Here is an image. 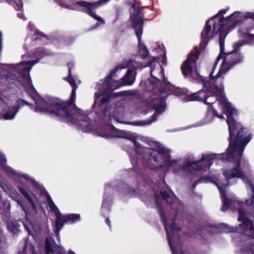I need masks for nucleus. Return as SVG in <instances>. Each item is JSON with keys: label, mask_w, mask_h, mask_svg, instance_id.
I'll return each mask as SVG.
<instances>
[{"label": "nucleus", "mask_w": 254, "mask_h": 254, "mask_svg": "<svg viewBox=\"0 0 254 254\" xmlns=\"http://www.w3.org/2000/svg\"><path fill=\"white\" fill-rule=\"evenodd\" d=\"M223 108L227 116L229 143L226 153L220 154V159L223 162H234L235 166L230 169L224 170L223 175L228 183L231 179L236 178L245 181L248 178L241 167V159L245 148L252 139L253 135L249 132V128L244 127L241 123L234 119L233 115L237 111L230 103L225 102Z\"/></svg>", "instance_id": "nucleus-1"}, {"label": "nucleus", "mask_w": 254, "mask_h": 254, "mask_svg": "<svg viewBox=\"0 0 254 254\" xmlns=\"http://www.w3.org/2000/svg\"><path fill=\"white\" fill-rule=\"evenodd\" d=\"M240 14V12L235 11L226 18L222 17L220 18L218 23H214L213 24V30L210 34L211 26L209 24V21L211 19L210 18L207 20L205 22V26L201 32V41L199 44L200 50H203L208 44L209 41L213 38L215 35L218 33L219 34V43L220 51L214 64L210 73L211 76H212L213 71L216 68L219 61L227 56L228 53H226L224 52L225 39L230 30L235 28L236 25L239 23V20H235L233 21L232 17L235 15L237 16Z\"/></svg>", "instance_id": "nucleus-2"}, {"label": "nucleus", "mask_w": 254, "mask_h": 254, "mask_svg": "<svg viewBox=\"0 0 254 254\" xmlns=\"http://www.w3.org/2000/svg\"><path fill=\"white\" fill-rule=\"evenodd\" d=\"M243 45V44L241 42L234 44L233 51L232 52L228 53L227 56L223 59L221 67L217 74L215 76H213V75L211 76V72L210 73V80L206 79L202 76H201V79H198V81L203 84V87L207 93H210L216 97L223 96L224 90L223 86H218L213 82H211V80L217 79L221 76L222 74L225 73L236 64L242 62L243 57L239 51L240 48ZM213 72L214 71L212 74Z\"/></svg>", "instance_id": "nucleus-3"}, {"label": "nucleus", "mask_w": 254, "mask_h": 254, "mask_svg": "<svg viewBox=\"0 0 254 254\" xmlns=\"http://www.w3.org/2000/svg\"><path fill=\"white\" fill-rule=\"evenodd\" d=\"M170 192L172 195H171L166 190H163L160 191V195H161L163 200L165 201L166 203L168 205H170L172 209L175 210V213L174 217L171 219V224L169 225L167 224V220L164 213L162 206L160 203L158 198H156L155 199V204L157 208V211L160 216V219L164 224L169 244L171 248L172 249L171 244V240L172 239L173 237H174L175 235L181 230V227L176 222V217L178 215V208L175 206L176 204H178L179 203L178 199L174 193L171 190H170Z\"/></svg>", "instance_id": "nucleus-4"}, {"label": "nucleus", "mask_w": 254, "mask_h": 254, "mask_svg": "<svg viewBox=\"0 0 254 254\" xmlns=\"http://www.w3.org/2000/svg\"><path fill=\"white\" fill-rule=\"evenodd\" d=\"M134 146L135 153L138 156L136 157L135 162L132 161V174L134 176L136 180V185L134 188L129 187L128 185H125V190L127 193L131 194L136 197L141 194L143 187V146L135 139H131Z\"/></svg>", "instance_id": "nucleus-5"}, {"label": "nucleus", "mask_w": 254, "mask_h": 254, "mask_svg": "<svg viewBox=\"0 0 254 254\" xmlns=\"http://www.w3.org/2000/svg\"><path fill=\"white\" fill-rule=\"evenodd\" d=\"M144 142L151 147L149 148L144 147V161L146 159L152 158L160 166L165 162L170 166L177 164L176 160L170 161L171 156L169 150L162 147L161 144L158 142L144 137Z\"/></svg>", "instance_id": "nucleus-6"}, {"label": "nucleus", "mask_w": 254, "mask_h": 254, "mask_svg": "<svg viewBox=\"0 0 254 254\" xmlns=\"http://www.w3.org/2000/svg\"><path fill=\"white\" fill-rule=\"evenodd\" d=\"M160 74L162 76V80L154 75L150 76V78L144 81V92H151L153 94L156 93L162 94L170 91L172 94L178 96H181L184 94L180 88L176 87L168 81L167 78L165 76L164 69L163 67H161Z\"/></svg>", "instance_id": "nucleus-7"}, {"label": "nucleus", "mask_w": 254, "mask_h": 254, "mask_svg": "<svg viewBox=\"0 0 254 254\" xmlns=\"http://www.w3.org/2000/svg\"><path fill=\"white\" fill-rule=\"evenodd\" d=\"M58 98L52 96L46 97L44 99L40 98L35 101V112L46 113L49 116L60 119H64L60 106L57 105Z\"/></svg>", "instance_id": "nucleus-8"}, {"label": "nucleus", "mask_w": 254, "mask_h": 254, "mask_svg": "<svg viewBox=\"0 0 254 254\" xmlns=\"http://www.w3.org/2000/svg\"><path fill=\"white\" fill-rule=\"evenodd\" d=\"M172 93L167 91L166 93L160 94L156 93L153 94L148 98V106L150 109L155 111V112L151 116V118L144 121V126L151 124L157 120L159 115L164 112L166 109V99Z\"/></svg>", "instance_id": "nucleus-9"}, {"label": "nucleus", "mask_w": 254, "mask_h": 254, "mask_svg": "<svg viewBox=\"0 0 254 254\" xmlns=\"http://www.w3.org/2000/svg\"><path fill=\"white\" fill-rule=\"evenodd\" d=\"M77 86L72 87V91L69 98L67 100H63L58 98L57 105H59L62 113L64 120L67 122H74V111L78 109L75 104L76 91Z\"/></svg>", "instance_id": "nucleus-10"}, {"label": "nucleus", "mask_w": 254, "mask_h": 254, "mask_svg": "<svg viewBox=\"0 0 254 254\" xmlns=\"http://www.w3.org/2000/svg\"><path fill=\"white\" fill-rule=\"evenodd\" d=\"M200 52L197 49L182 64L181 69L183 75L185 76H190L196 80L201 79V75L199 74L196 69V62L198 59Z\"/></svg>", "instance_id": "nucleus-11"}, {"label": "nucleus", "mask_w": 254, "mask_h": 254, "mask_svg": "<svg viewBox=\"0 0 254 254\" xmlns=\"http://www.w3.org/2000/svg\"><path fill=\"white\" fill-rule=\"evenodd\" d=\"M130 11L131 13L130 18L132 22V28L135 30L138 42V53L141 58L143 59V54H141V51L143 50V44L141 40V35L143 32V18L140 15V9L138 7H136L134 4L132 5Z\"/></svg>", "instance_id": "nucleus-12"}, {"label": "nucleus", "mask_w": 254, "mask_h": 254, "mask_svg": "<svg viewBox=\"0 0 254 254\" xmlns=\"http://www.w3.org/2000/svg\"><path fill=\"white\" fill-rule=\"evenodd\" d=\"M160 57L150 55L147 47L144 45V73L150 76L160 73L162 66L160 64Z\"/></svg>", "instance_id": "nucleus-13"}, {"label": "nucleus", "mask_w": 254, "mask_h": 254, "mask_svg": "<svg viewBox=\"0 0 254 254\" xmlns=\"http://www.w3.org/2000/svg\"><path fill=\"white\" fill-rule=\"evenodd\" d=\"M127 66L124 64L117 65L114 69L110 71V74L107 75L104 79L100 80L99 83L101 86L99 87V88L102 89L104 93L106 92H112L119 88L120 86L117 85V81L113 79V76L115 75L119 69L126 68Z\"/></svg>", "instance_id": "nucleus-14"}, {"label": "nucleus", "mask_w": 254, "mask_h": 254, "mask_svg": "<svg viewBox=\"0 0 254 254\" xmlns=\"http://www.w3.org/2000/svg\"><path fill=\"white\" fill-rule=\"evenodd\" d=\"M103 128L105 131L101 132L100 135L104 138H122L123 137V131L116 128L112 124L109 123L105 125Z\"/></svg>", "instance_id": "nucleus-15"}, {"label": "nucleus", "mask_w": 254, "mask_h": 254, "mask_svg": "<svg viewBox=\"0 0 254 254\" xmlns=\"http://www.w3.org/2000/svg\"><path fill=\"white\" fill-rule=\"evenodd\" d=\"M209 97V96L207 95V92L205 91L204 88H203L202 89L195 93L188 95L187 99L189 101L202 102L205 104L210 105V103L207 102V99Z\"/></svg>", "instance_id": "nucleus-16"}, {"label": "nucleus", "mask_w": 254, "mask_h": 254, "mask_svg": "<svg viewBox=\"0 0 254 254\" xmlns=\"http://www.w3.org/2000/svg\"><path fill=\"white\" fill-rule=\"evenodd\" d=\"M75 121L74 122H67L64 119H60L64 122L67 123H72L77 125L81 130L84 132L87 131L91 127V121L88 117H83L81 118L78 119L76 118L75 115L74 113Z\"/></svg>", "instance_id": "nucleus-17"}, {"label": "nucleus", "mask_w": 254, "mask_h": 254, "mask_svg": "<svg viewBox=\"0 0 254 254\" xmlns=\"http://www.w3.org/2000/svg\"><path fill=\"white\" fill-rule=\"evenodd\" d=\"M134 70L133 69L129 68L127 69L126 74L122 78L123 85H131L134 81Z\"/></svg>", "instance_id": "nucleus-18"}, {"label": "nucleus", "mask_w": 254, "mask_h": 254, "mask_svg": "<svg viewBox=\"0 0 254 254\" xmlns=\"http://www.w3.org/2000/svg\"><path fill=\"white\" fill-rule=\"evenodd\" d=\"M202 160L201 159L196 161L189 162L183 166V169L184 170H187V168L191 167L193 169L196 171H202L203 169V166L201 164Z\"/></svg>", "instance_id": "nucleus-19"}, {"label": "nucleus", "mask_w": 254, "mask_h": 254, "mask_svg": "<svg viewBox=\"0 0 254 254\" xmlns=\"http://www.w3.org/2000/svg\"><path fill=\"white\" fill-rule=\"evenodd\" d=\"M242 222L239 225V227L244 231H254L253 223L251 219L246 218L242 220Z\"/></svg>", "instance_id": "nucleus-20"}, {"label": "nucleus", "mask_w": 254, "mask_h": 254, "mask_svg": "<svg viewBox=\"0 0 254 254\" xmlns=\"http://www.w3.org/2000/svg\"><path fill=\"white\" fill-rule=\"evenodd\" d=\"M56 220L55 222V227L56 230H55V233L58 235L60 231L63 228L64 224L65 223L64 220L65 218L63 217L64 216L62 215L61 213L59 214L56 215Z\"/></svg>", "instance_id": "nucleus-21"}, {"label": "nucleus", "mask_w": 254, "mask_h": 254, "mask_svg": "<svg viewBox=\"0 0 254 254\" xmlns=\"http://www.w3.org/2000/svg\"><path fill=\"white\" fill-rule=\"evenodd\" d=\"M67 65L68 71V75L67 77H65L64 79L69 83L71 87L77 86L75 80L71 75V69L74 66V63L72 62H68L67 64Z\"/></svg>", "instance_id": "nucleus-22"}, {"label": "nucleus", "mask_w": 254, "mask_h": 254, "mask_svg": "<svg viewBox=\"0 0 254 254\" xmlns=\"http://www.w3.org/2000/svg\"><path fill=\"white\" fill-rule=\"evenodd\" d=\"M63 217L65 218L66 224H73L80 220V215L79 214L71 213L64 215Z\"/></svg>", "instance_id": "nucleus-23"}, {"label": "nucleus", "mask_w": 254, "mask_h": 254, "mask_svg": "<svg viewBox=\"0 0 254 254\" xmlns=\"http://www.w3.org/2000/svg\"><path fill=\"white\" fill-rule=\"evenodd\" d=\"M112 107L110 105H107L105 107L103 111V115L104 120L107 123H110L113 118L112 115Z\"/></svg>", "instance_id": "nucleus-24"}, {"label": "nucleus", "mask_w": 254, "mask_h": 254, "mask_svg": "<svg viewBox=\"0 0 254 254\" xmlns=\"http://www.w3.org/2000/svg\"><path fill=\"white\" fill-rule=\"evenodd\" d=\"M17 113L13 106H9L6 112L2 114V117L5 120H11L14 118Z\"/></svg>", "instance_id": "nucleus-25"}, {"label": "nucleus", "mask_w": 254, "mask_h": 254, "mask_svg": "<svg viewBox=\"0 0 254 254\" xmlns=\"http://www.w3.org/2000/svg\"><path fill=\"white\" fill-rule=\"evenodd\" d=\"M59 248L60 247L57 244L55 240H53L51 242L48 238L45 240V251L46 254H50L54 252V248Z\"/></svg>", "instance_id": "nucleus-26"}, {"label": "nucleus", "mask_w": 254, "mask_h": 254, "mask_svg": "<svg viewBox=\"0 0 254 254\" xmlns=\"http://www.w3.org/2000/svg\"><path fill=\"white\" fill-rule=\"evenodd\" d=\"M8 229L14 234H17L20 231V225L16 221H10L7 223Z\"/></svg>", "instance_id": "nucleus-27"}, {"label": "nucleus", "mask_w": 254, "mask_h": 254, "mask_svg": "<svg viewBox=\"0 0 254 254\" xmlns=\"http://www.w3.org/2000/svg\"><path fill=\"white\" fill-rule=\"evenodd\" d=\"M240 14L236 16V15L233 16L232 17V20L234 21L235 20H238L239 23L237 24V25H239L242 23V18H244L245 20H247V19H252L254 21V13L253 12H247L246 13L245 15H244L243 16L240 15L241 14V13L240 12Z\"/></svg>", "instance_id": "nucleus-28"}, {"label": "nucleus", "mask_w": 254, "mask_h": 254, "mask_svg": "<svg viewBox=\"0 0 254 254\" xmlns=\"http://www.w3.org/2000/svg\"><path fill=\"white\" fill-rule=\"evenodd\" d=\"M47 201L49 205V207L50 208L51 211H53L55 215L60 214L61 212L58 208V207L56 205L55 203L54 202L52 198L49 194L47 193L46 195Z\"/></svg>", "instance_id": "nucleus-29"}, {"label": "nucleus", "mask_w": 254, "mask_h": 254, "mask_svg": "<svg viewBox=\"0 0 254 254\" xmlns=\"http://www.w3.org/2000/svg\"><path fill=\"white\" fill-rule=\"evenodd\" d=\"M215 155L214 154H202L201 157V160L204 161L205 165L207 166L208 169L213 164V160L215 158Z\"/></svg>", "instance_id": "nucleus-30"}, {"label": "nucleus", "mask_w": 254, "mask_h": 254, "mask_svg": "<svg viewBox=\"0 0 254 254\" xmlns=\"http://www.w3.org/2000/svg\"><path fill=\"white\" fill-rule=\"evenodd\" d=\"M25 105L29 106H32V105L29 103L28 102L24 100V99L22 98H18L15 102V105H14V108L16 110V112H18V111L23 107Z\"/></svg>", "instance_id": "nucleus-31"}, {"label": "nucleus", "mask_w": 254, "mask_h": 254, "mask_svg": "<svg viewBox=\"0 0 254 254\" xmlns=\"http://www.w3.org/2000/svg\"><path fill=\"white\" fill-rule=\"evenodd\" d=\"M222 202L223 206L221 210L223 212L227 210L232 204V199L228 198L224 193H223Z\"/></svg>", "instance_id": "nucleus-32"}, {"label": "nucleus", "mask_w": 254, "mask_h": 254, "mask_svg": "<svg viewBox=\"0 0 254 254\" xmlns=\"http://www.w3.org/2000/svg\"><path fill=\"white\" fill-rule=\"evenodd\" d=\"M132 100L135 104H139V106L143 104V93L139 91L133 94Z\"/></svg>", "instance_id": "nucleus-33"}, {"label": "nucleus", "mask_w": 254, "mask_h": 254, "mask_svg": "<svg viewBox=\"0 0 254 254\" xmlns=\"http://www.w3.org/2000/svg\"><path fill=\"white\" fill-rule=\"evenodd\" d=\"M32 53L35 57L40 60L46 55L45 48L43 47H40L34 49Z\"/></svg>", "instance_id": "nucleus-34"}, {"label": "nucleus", "mask_w": 254, "mask_h": 254, "mask_svg": "<svg viewBox=\"0 0 254 254\" xmlns=\"http://www.w3.org/2000/svg\"><path fill=\"white\" fill-rule=\"evenodd\" d=\"M31 67H24L21 72L20 75L24 80H28L30 82H32L31 78L30 75L29 71Z\"/></svg>", "instance_id": "nucleus-35"}, {"label": "nucleus", "mask_w": 254, "mask_h": 254, "mask_svg": "<svg viewBox=\"0 0 254 254\" xmlns=\"http://www.w3.org/2000/svg\"><path fill=\"white\" fill-rule=\"evenodd\" d=\"M209 114H212V120H213L215 117H217L220 119L224 118L222 115H219L216 110H215L212 106L208 105L207 108V115Z\"/></svg>", "instance_id": "nucleus-36"}, {"label": "nucleus", "mask_w": 254, "mask_h": 254, "mask_svg": "<svg viewBox=\"0 0 254 254\" xmlns=\"http://www.w3.org/2000/svg\"><path fill=\"white\" fill-rule=\"evenodd\" d=\"M18 191L20 192V193L27 200L30 199L32 197L29 194L27 190L24 189L23 187L21 186H18L17 188Z\"/></svg>", "instance_id": "nucleus-37"}, {"label": "nucleus", "mask_w": 254, "mask_h": 254, "mask_svg": "<svg viewBox=\"0 0 254 254\" xmlns=\"http://www.w3.org/2000/svg\"><path fill=\"white\" fill-rule=\"evenodd\" d=\"M34 38H33L34 41H36L38 39H41L42 37L47 38V35L43 32L36 30L34 33Z\"/></svg>", "instance_id": "nucleus-38"}, {"label": "nucleus", "mask_w": 254, "mask_h": 254, "mask_svg": "<svg viewBox=\"0 0 254 254\" xmlns=\"http://www.w3.org/2000/svg\"><path fill=\"white\" fill-rule=\"evenodd\" d=\"M238 221L239 222H241L242 221V220L246 218L247 217H245L246 215V212L244 209H243L242 208H238Z\"/></svg>", "instance_id": "nucleus-39"}, {"label": "nucleus", "mask_w": 254, "mask_h": 254, "mask_svg": "<svg viewBox=\"0 0 254 254\" xmlns=\"http://www.w3.org/2000/svg\"><path fill=\"white\" fill-rule=\"evenodd\" d=\"M243 37L247 39L250 43L254 44V34L246 33L243 34Z\"/></svg>", "instance_id": "nucleus-40"}, {"label": "nucleus", "mask_w": 254, "mask_h": 254, "mask_svg": "<svg viewBox=\"0 0 254 254\" xmlns=\"http://www.w3.org/2000/svg\"><path fill=\"white\" fill-rule=\"evenodd\" d=\"M16 8V10L17 11H23V3L22 0H14Z\"/></svg>", "instance_id": "nucleus-41"}, {"label": "nucleus", "mask_w": 254, "mask_h": 254, "mask_svg": "<svg viewBox=\"0 0 254 254\" xmlns=\"http://www.w3.org/2000/svg\"><path fill=\"white\" fill-rule=\"evenodd\" d=\"M111 98L112 96L109 95L103 96L100 100V105H102L109 102L111 99Z\"/></svg>", "instance_id": "nucleus-42"}, {"label": "nucleus", "mask_w": 254, "mask_h": 254, "mask_svg": "<svg viewBox=\"0 0 254 254\" xmlns=\"http://www.w3.org/2000/svg\"><path fill=\"white\" fill-rule=\"evenodd\" d=\"M228 9V8L227 9H222L221 10H219V12L216 14H215L212 17L210 18V19L211 20H213V19L218 17L220 16H221L220 18H222V17H223V14H224L226 13Z\"/></svg>", "instance_id": "nucleus-43"}, {"label": "nucleus", "mask_w": 254, "mask_h": 254, "mask_svg": "<svg viewBox=\"0 0 254 254\" xmlns=\"http://www.w3.org/2000/svg\"><path fill=\"white\" fill-rule=\"evenodd\" d=\"M111 205V200L110 198L106 197H104L102 206V207H108Z\"/></svg>", "instance_id": "nucleus-44"}, {"label": "nucleus", "mask_w": 254, "mask_h": 254, "mask_svg": "<svg viewBox=\"0 0 254 254\" xmlns=\"http://www.w3.org/2000/svg\"><path fill=\"white\" fill-rule=\"evenodd\" d=\"M6 159L5 155L0 152V165L4 167L6 165Z\"/></svg>", "instance_id": "nucleus-45"}, {"label": "nucleus", "mask_w": 254, "mask_h": 254, "mask_svg": "<svg viewBox=\"0 0 254 254\" xmlns=\"http://www.w3.org/2000/svg\"><path fill=\"white\" fill-rule=\"evenodd\" d=\"M129 124L136 126H143V121L131 122L129 123Z\"/></svg>", "instance_id": "nucleus-46"}, {"label": "nucleus", "mask_w": 254, "mask_h": 254, "mask_svg": "<svg viewBox=\"0 0 254 254\" xmlns=\"http://www.w3.org/2000/svg\"><path fill=\"white\" fill-rule=\"evenodd\" d=\"M28 201L30 203V205L32 206L33 209L35 212H37V207H36V204H35L32 198H31L30 199H29Z\"/></svg>", "instance_id": "nucleus-47"}, {"label": "nucleus", "mask_w": 254, "mask_h": 254, "mask_svg": "<svg viewBox=\"0 0 254 254\" xmlns=\"http://www.w3.org/2000/svg\"><path fill=\"white\" fill-rule=\"evenodd\" d=\"M199 182H200V180H196L193 182V183L192 184V187H191L192 190L195 188L196 186H197V185L198 184V183Z\"/></svg>", "instance_id": "nucleus-48"}, {"label": "nucleus", "mask_w": 254, "mask_h": 254, "mask_svg": "<svg viewBox=\"0 0 254 254\" xmlns=\"http://www.w3.org/2000/svg\"><path fill=\"white\" fill-rule=\"evenodd\" d=\"M40 60V59H39L37 58L36 60H32V61H29L28 63L31 64H34L38 63Z\"/></svg>", "instance_id": "nucleus-49"}, {"label": "nucleus", "mask_w": 254, "mask_h": 254, "mask_svg": "<svg viewBox=\"0 0 254 254\" xmlns=\"http://www.w3.org/2000/svg\"><path fill=\"white\" fill-rule=\"evenodd\" d=\"M105 222L109 226V227L110 228L111 227V221L109 219V217H107L105 219Z\"/></svg>", "instance_id": "nucleus-50"}, {"label": "nucleus", "mask_w": 254, "mask_h": 254, "mask_svg": "<svg viewBox=\"0 0 254 254\" xmlns=\"http://www.w3.org/2000/svg\"><path fill=\"white\" fill-rule=\"evenodd\" d=\"M162 62L164 64V65H166V64H167L166 57L165 54H163V55L162 56Z\"/></svg>", "instance_id": "nucleus-51"}, {"label": "nucleus", "mask_w": 254, "mask_h": 254, "mask_svg": "<svg viewBox=\"0 0 254 254\" xmlns=\"http://www.w3.org/2000/svg\"><path fill=\"white\" fill-rule=\"evenodd\" d=\"M21 176L26 180H29L30 179V177L28 175L23 174Z\"/></svg>", "instance_id": "nucleus-52"}, {"label": "nucleus", "mask_w": 254, "mask_h": 254, "mask_svg": "<svg viewBox=\"0 0 254 254\" xmlns=\"http://www.w3.org/2000/svg\"><path fill=\"white\" fill-rule=\"evenodd\" d=\"M2 33L0 31V49H2Z\"/></svg>", "instance_id": "nucleus-53"}, {"label": "nucleus", "mask_w": 254, "mask_h": 254, "mask_svg": "<svg viewBox=\"0 0 254 254\" xmlns=\"http://www.w3.org/2000/svg\"><path fill=\"white\" fill-rule=\"evenodd\" d=\"M223 226V228L225 229V232H227L228 231V226L226 224H222L221 225Z\"/></svg>", "instance_id": "nucleus-54"}, {"label": "nucleus", "mask_w": 254, "mask_h": 254, "mask_svg": "<svg viewBox=\"0 0 254 254\" xmlns=\"http://www.w3.org/2000/svg\"><path fill=\"white\" fill-rule=\"evenodd\" d=\"M217 100V99L216 98H215L213 100H210V102H209V103H210V105L212 106V105Z\"/></svg>", "instance_id": "nucleus-55"}, {"label": "nucleus", "mask_w": 254, "mask_h": 254, "mask_svg": "<svg viewBox=\"0 0 254 254\" xmlns=\"http://www.w3.org/2000/svg\"><path fill=\"white\" fill-rule=\"evenodd\" d=\"M18 17H20L21 19L24 16L23 13H17Z\"/></svg>", "instance_id": "nucleus-56"}, {"label": "nucleus", "mask_w": 254, "mask_h": 254, "mask_svg": "<svg viewBox=\"0 0 254 254\" xmlns=\"http://www.w3.org/2000/svg\"><path fill=\"white\" fill-rule=\"evenodd\" d=\"M100 22L101 23H99L98 22L96 23V24L95 25L94 28L98 27L101 24H103L101 21Z\"/></svg>", "instance_id": "nucleus-57"}, {"label": "nucleus", "mask_w": 254, "mask_h": 254, "mask_svg": "<svg viewBox=\"0 0 254 254\" xmlns=\"http://www.w3.org/2000/svg\"><path fill=\"white\" fill-rule=\"evenodd\" d=\"M251 186L252 190L253 193H254V186L253 184H251Z\"/></svg>", "instance_id": "nucleus-58"}, {"label": "nucleus", "mask_w": 254, "mask_h": 254, "mask_svg": "<svg viewBox=\"0 0 254 254\" xmlns=\"http://www.w3.org/2000/svg\"><path fill=\"white\" fill-rule=\"evenodd\" d=\"M159 51L160 50V48L159 47H157V48H155L154 49H153L152 51Z\"/></svg>", "instance_id": "nucleus-59"}, {"label": "nucleus", "mask_w": 254, "mask_h": 254, "mask_svg": "<svg viewBox=\"0 0 254 254\" xmlns=\"http://www.w3.org/2000/svg\"><path fill=\"white\" fill-rule=\"evenodd\" d=\"M33 184H34V186H37L38 185V183H37L35 181H33Z\"/></svg>", "instance_id": "nucleus-60"}, {"label": "nucleus", "mask_w": 254, "mask_h": 254, "mask_svg": "<svg viewBox=\"0 0 254 254\" xmlns=\"http://www.w3.org/2000/svg\"><path fill=\"white\" fill-rule=\"evenodd\" d=\"M100 96V95H98L97 92H96L95 93V97L96 98H98Z\"/></svg>", "instance_id": "nucleus-61"}, {"label": "nucleus", "mask_w": 254, "mask_h": 254, "mask_svg": "<svg viewBox=\"0 0 254 254\" xmlns=\"http://www.w3.org/2000/svg\"><path fill=\"white\" fill-rule=\"evenodd\" d=\"M68 254H75L73 251L70 250L68 252Z\"/></svg>", "instance_id": "nucleus-62"}, {"label": "nucleus", "mask_w": 254, "mask_h": 254, "mask_svg": "<svg viewBox=\"0 0 254 254\" xmlns=\"http://www.w3.org/2000/svg\"><path fill=\"white\" fill-rule=\"evenodd\" d=\"M12 1L11 0H5V2H6L8 3H10V2Z\"/></svg>", "instance_id": "nucleus-63"}, {"label": "nucleus", "mask_w": 254, "mask_h": 254, "mask_svg": "<svg viewBox=\"0 0 254 254\" xmlns=\"http://www.w3.org/2000/svg\"><path fill=\"white\" fill-rule=\"evenodd\" d=\"M32 91L33 92H36L35 89L33 87V88H32Z\"/></svg>", "instance_id": "nucleus-64"}]
</instances>
